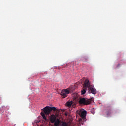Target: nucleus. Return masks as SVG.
<instances>
[{"label": "nucleus", "instance_id": "f257e3e1", "mask_svg": "<svg viewBox=\"0 0 126 126\" xmlns=\"http://www.w3.org/2000/svg\"><path fill=\"white\" fill-rule=\"evenodd\" d=\"M43 112H41L40 114L42 116L43 119L45 121H48V118L46 117L45 115H50V113L53 111L54 112H60L59 109H57L55 107L46 106L43 109Z\"/></svg>", "mask_w": 126, "mask_h": 126}, {"label": "nucleus", "instance_id": "f03ea898", "mask_svg": "<svg viewBox=\"0 0 126 126\" xmlns=\"http://www.w3.org/2000/svg\"><path fill=\"white\" fill-rule=\"evenodd\" d=\"M84 86L86 88H88V90L92 94H97V90L94 88L92 85H90V82L88 79H86L84 82Z\"/></svg>", "mask_w": 126, "mask_h": 126}, {"label": "nucleus", "instance_id": "7ed1b4c3", "mask_svg": "<svg viewBox=\"0 0 126 126\" xmlns=\"http://www.w3.org/2000/svg\"><path fill=\"white\" fill-rule=\"evenodd\" d=\"M94 99L92 98L91 99H88L85 98H80L79 103L80 105H89L91 102H94Z\"/></svg>", "mask_w": 126, "mask_h": 126}, {"label": "nucleus", "instance_id": "20e7f679", "mask_svg": "<svg viewBox=\"0 0 126 126\" xmlns=\"http://www.w3.org/2000/svg\"><path fill=\"white\" fill-rule=\"evenodd\" d=\"M80 117H81L84 122H86V115H87V112L86 110H80L78 111Z\"/></svg>", "mask_w": 126, "mask_h": 126}, {"label": "nucleus", "instance_id": "39448f33", "mask_svg": "<svg viewBox=\"0 0 126 126\" xmlns=\"http://www.w3.org/2000/svg\"><path fill=\"white\" fill-rule=\"evenodd\" d=\"M70 92V90H69V89L62 90L61 92V95L62 98H66V97H67V94H69Z\"/></svg>", "mask_w": 126, "mask_h": 126}, {"label": "nucleus", "instance_id": "423d86ee", "mask_svg": "<svg viewBox=\"0 0 126 126\" xmlns=\"http://www.w3.org/2000/svg\"><path fill=\"white\" fill-rule=\"evenodd\" d=\"M57 121V119L56 117V115L54 114H52L50 116V122L52 123V124H54L55 122Z\"/></svg>", "mask_w": 126, "mask_h": 126}, {"label": "nucleus", "instance_id": "0eeeda50", "mask_svg": "<svg viewBox=\"0 0 126 126\" xmlns=\"http://www.w3.org/2000/svg\"><path fill=\"white\" fill-rule=\"evenodd\" d=\"M60 123H61V121H60V119H57L54 122V126H60Z\"/></svg>", "mask_w": 126, "mask_h": 126}, {"label": "nucleus", "instance_id": "6e6552de", "mask_svg": "<svg viewBox=\"0 0 126 126\" xmlns=\"http://www.w3.org/2000/svg\"><path fill=\"white\" fill-rule=\"evenodd\" d=\"M83 89L81 91V94L82 95H83V94H85V93H86V90H87L88 88L85 87V86H84H84H83Z\"/></svg>", "mask_w": 126, "mask_h": 126}, {"label": "nucleus", "instance_id": "1a4fd4ad", "mask_svg": "<svg viewBox=\"0 0 126 126\" xmlns=\"http://www.w3.org/2000/svg\"><path fill=\"white\" fill-rule=\"evenodd\" d=\"M72 104H73V102L72 101L67 102L66 103V105L67 107H71Z\"/></svg>", "mask_w": 126, "mask_h": 126}, {"label": "nucleus", "instance_id": "9d476101", "mask_svg": "<svg viewBox=\"0 0 126 126\" xmlns=\"http://www.w3.org/2000/svg\"><path fill=\"white\" fill-rule=\"evenodd\" d=\"M61 126H68V125L67 124V123L63 122L61 124Z\"/></svg>", "mask_w": 126, "mask_h": 126}, {"label": "nucleus", "instance_id": "9b49d317", "mask_svg": "<svg viewBox=\"0 0 126 126\" xmlns=\"http://www.w3.org/2000/svg\"><path fill=\"white\" fill-rule=\"evenodd\" d=\"M91 113L92 114H93V115H94V114H95V112H94V109H92V110H91Z\"/></svg>", "mask_w": 126, "mask_h": 126}, {"label": "nucleus", "instance_id": "f8f14e48", "mask_svg": "<svg viewBox=\"0 0 126 126\" xmlns=\"http://www.w3.org/2000/svg\"><path fill=\"white\" fill-rule=\"evenodd\" d=\"M106 114L107 115V116H110V115H111V110H110V111L107 112L106 113Z\"/></svg>", "mask_w": 126, "mask_h": 126}, {"label": "nucleus", "instance_id": "ddd939ff", "mask_svg": "<svg viewBox=\"0 0 126 126\" xmlns=\"http://www.w3.org/2000/svg\"><path fill=\"white\" fill-rule=\"evenodd\" d=\"M120 64H118V65H117V67H119V66H120Z\"/></svg>", "mask_w": 126, "mask_h": 126}, {"label": "nucleus", "instance_id": "4468645a", "mask_svg": "<svg viewBox=\"0 0 126 126\" xmlns=\"http://www.w3.org/2000/svg\"><path fill=\"white\" fill-rule=\"evenodd\" d=\"M80 120H81V119H80Z\"/></svg>", "mask_w": 126, "mask_h": 126}]
</instances>
